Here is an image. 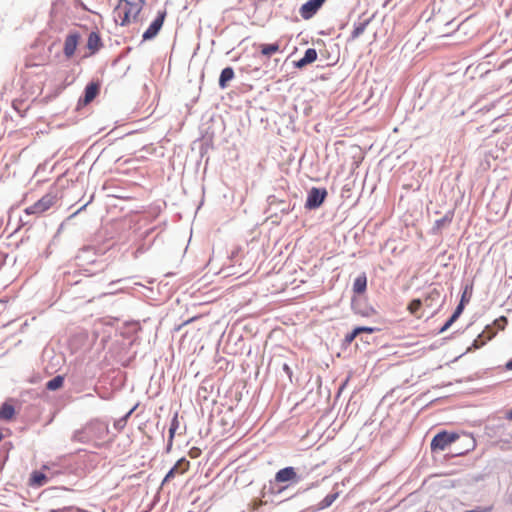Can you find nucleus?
<instances>
[{
    "label": "nucleus",
    "instance_id": "1",
    "mask_svg": "<svg viewBox=\"0 0 512 512\" xmlns=\"http://www.w3.org/2000/svg\"><path fill=\"white\" fill-rule=\"evenodd\" d=\"M144 4V0H119L114 10L116 23L121 26H127L132 22H136Z\"/></svg>",
    "mask_w": 512,
    "mask_h": 512
},
{
    "label": "nucleus",
    "instance_id": "2",
    "mask_svg": "<svg viewBox=\"0 0 512 512\" xmlns=\"http://www.w3.org/2000/svg\"><path fill=\"white\" fill-rule=\"evenodd\" d=\"M57 201L56 194L47 193L33 205L26 207L24 212L26 215H40L49 210Z\"/></svg>",
    "mask_w": 512,
    "mask_h": 512
},
{
    "label": "nucleus",
    "instance_id": "3",
    "mask_svg": "<svg viewBox=\"0 0 512 512\" xmlns=\"http://www.w3.org/2000/svg\"><path fill=\"white\" fill-rule=\"evenodd\" d=\"M104 430L103 425L98 422H91L73 433L72 440L80 443H91L94 441L93 432Z\"/></svg>",
    "mask_w": 512,
    "mask_h": 512
},
{
    "label": "nucleus",
    "instance_id": "4",
    "mask_svg": "<svg viewBox=\"0 0 512 512\" xmlns=\"http://www.w3.org/2000/svg\"><path fill=\"white\" fill-rule=\"evenodd\" d=\"M459 438V435L456 433H449L447 431H442L436 434L431 441V450L432 451H443L452 443H454Z\"/></svg>",
    "mask_w": 512,
    "mask_h": 512
},
{
    "label": "nucleus",
    "instance_id": "5",
    "mask_svg": "<svg viewBox=\"0 0 512 512\" xmlns=\"http://www.w3.org/2000/svg\"><path fill=\"white\" fill-rule=\"evenodd\" d=\"M274 479H275L276 483H286L287 484L278 490L279 493L282 492L283 490H285L289 486V484H296L300 480L294 467H285L283 469H280L275 474Z\"/></svg>",
    "mask_w": 512,
    "mask_h": 512
},
{
    "label": "nucleus",
    "instance_id": "6",
    "mask_svg": "<svg viewBox=\"0 0 512 512\" xmlns=\"http://www.w3.org/2000/svg\"><path fill=\"white\" fill-rule=\"evenodd\" d=\"M327 196L325 188L313 187L309 192L306 199L305 207L307 209H316L322 205Z\"/></svg>",
    "mask_w": 512,
    "mask_h": 512
},
{
    "label": "nucleus",
    "instance_id": "7",
    "mask_svg": "<svg viewBox=\"0 0 512 512\" xmlns=\"http://www.w3.org/2000/svg\"><path fill=\"white\" fill-rule=\"evenodd\" d=\"M166 17V11H160L156 19L150 24L147 30L143 33L142 38L144 41L153 39L163 26Z\"/></svg>",
    "mask_w": 512,
    "mask_h": 512
},
{
    "label": "nucleus",
    "instance_id": "8",
    "mask_svg": "<svg viewBox=\"0 0 512 512\" xmlns=\"http://www.w3.org/2000/svg\"><path fill=\"white\" fill-rule=\"evenodd\" d=\"M80 39L81 36L78 32H71L66 36L64 40L63 53L67 59H70L75 54Z\"/></svg>",
    "mask_w": 512,
    "mask_h": 512
},
{
    "label": "nucleus",
    "instance_id": "9",
    "mask_svg": "<svg viewBox=\"0 0 512 512\" xmlns=\"http://www.w3.org/2000/svg\"><path fill=\"white\" fill-rule=\"evenodd\" d=\"M326 0H308L299 9L301 17L305 20L312 18Z\"/></svg>",
    "mask_w": 512,
    "mask_h": 512
},
{
    "label": "nucleus",
    "instance_id": "10",
    "mask_svg": "<svg viewBox=\"0 0 512 512\" xmlns=\"http://www.w3.org/2000/svg\"><path fill=\"white\" fill-rule=\"evenodd\" d=\"M190 462L185 459L181 458L179 459L175 465L170 469V471L166 474V476L163 479V484L170 481L177 475H182L185 472L189 470Z\"/></svg>",
    "mask_w": 512,
    "mask_h": 512
},
{
    "label": "nucleus",
    "instance_id": "11",
    "mask_svg": "<svg viewBox=\"0 0 512 512\" xmlns=\"http://www.w3.org/2000/svg\"><path fill=\"white\" fill-rule=\"evenodd\" d=\"M440 300H441L440 290H438L437 288H432L426 293L422 302L426 308L431 309V308L435 307L437 304H439Z\"/></svg>",
    "mask_w": 512,
    "mask_h": 512
},
{
    "label": "nucleus",
    "instance_id": "12",
    "mask_svg": "<svg viewBox=\"0 0 512 512\" xmlns=\"http://www.w3.org/2000/svg\"><path fill=\"white\" fill-rule=\"evenodd\" d=\"M99 89L100 86L98 83H89L85 88L83 103L86 105L92 102L98 95Z\"/></svg>",
    "mask_w": 512,
    "mask_h": 512
},
{
    "label": "nucleus",
    "instance_id": "13",
    "mask_svg": "<svg viewBox=\"0 0 512 512\" xmlns=\"http://www.w3.org/2000/svg\"><path fill=\"white\" fill-rule=\"evenodd\" d=\"M15 414V408L9 401H6L1 405L0 420L11 421L12 419H14Z\"/></svg>",
    "mask_w": 512,
    "mask_h": 512
},
{
    "label": "nucleus",
    "instance_id": "14",
    "mask_svg": "<svg viewBox=\"0 0 512 512\" xmlns=\"http://www.w3.org/2000/svg\"><path fill=\"white\" fill-rule=\"evenodd\" d=\"M102 46L101 38L99 33L91 32L87 39V48L91 54L96 53Z\"/></svg>",
    "mask_w": 512,
    "mask_h": 512
},
{
    "label": "nucleus",
    "instance_id": "15",
    "mask_svg": "<svg viewBox=\"0 0 512 512\" xmlns=\"http://www.w3.org/2000/svg\"><path fill=\"white\" fill-rule=\"evenodd\" d=\"M317 59V52L313 48H309L305 51L304 57L295 62L297 68H302L308 64L313 63Z\"/></svg>",
    "mask_w": 512,
    "mask_h": 512
},
{
    "label": "nucleus",
    "instance_id": "16",
    "mask_svg": "<svg viewBox=\"0 0 512 512\" xmlns=\"http://www.w3.org/2000/svg\"><path fill=\"white\" fill-rule=\"evenodd\" d=\"M423 306L424 305H423L422 299L416 298L409 302V304L407 306V310L411 315H413L417 319H420L423 316V313H422Z\"/></svg>",
    "mask_w": 512,
    "mask_h": 512
},
{
    "label": "nucleus",
    "instance_id": "17",
    "mask_svg": "<svg viewBox=\"0 0 512 512\" xmlns=\"http://www.w3.org/2000/svg\"><path fill=\"white\" fill-rule=\"evenodd\" d=\"M48 482L47 476L42 473L41 471H34L32 472L30 479H29V485L33 487H41L45 485Z\"/></svg>",
    "mask_w": 512,
    "mask_h": 512
},
{
    "label": "nucleus",
    "instance_id": "18",
    "mask_svg": "<svg viewBox=\"0 0 512 512\" xmlns=\"http://www.w3.org/2000/svg\"><path fill=\"white\" fill-rule=\"evenodd\" d=\"M235 76L234 70L231 67H226L222 70L219 77V86L222 89H225L228 86L229 81H231Z\"/></svg>",
    "mask_w": 512,
    "mask_h": 512
},
{
    "label": "nucleus",
    "instance_id": "19",
    "mask_svg": "<svg viewBox=\"0 0 512 512\" xmlns=\"http://www.w3.org/2000/svg\"><path fill=\"white\" fill-rule=\"evenodd\" d=\"M464 309L463 299H461L460 303L456 307L452 316L448 319V321L444 324V326L440 329V333L445 332L450 328V326L460 317Z\"/></svg>",
    "mask_w": 512,
    "mask_h": 512
},
{
    "label": "nucleus",
    "instance_id": "20",
    "mask_svg": "<svg viewBox=\"0 0 512 512\" xmlns=\"http://www.w3.org/2000/svg\"><path fill=\"white\" fill-rule=\"evenodd\" d=\"M260 52L265 57H271L272 55L280 52V44L279 42L271 43V44H260L259 45Z\"/></svg>",
    "mask_w": 512,
    "mask_h": 512
},
{
    "label": "nucleus",
    "instance_id": "21",
    "mask_svg": "<svg viewBox=\"0 0 512 512\" xmlns=\"http://www.w3.org/2000/svg\"><path fill=\"white\" fill-rule=\"evenodd\" d=\"M494 336L495 332L492 329L487 328L477 337V339H475L473 345L476 348H480L483 345H485L487 341L491 340Z\"/></svg>",
    "mask_w": 512,
    "mask_h": 512
},
{
    "label": "nucleus",
    "instance_id": "22",
    "mask_svg": "<svg viewBox=\"0 0 512 512\" xmlns=\"http://www.w3.org/2000/svg\"><path fill=\"white\" fill-rule=\"evenodd\" d=\"M453 217H454V212L448 211L441 219H438L435 221L434 228L436 230H440L443 227L449 225L452 222Z\"/></svg>",
    "mask_w": 512,
    "mask_h": 512
},
{
    "label": "nucleus",
    "instance_id": "23",
    "mask_svg": "<svg viewBox=\"0 0 512 512\" xmlns=\"http://www.w3.org/2000/svg\"><path fill=\"white\" fill-rule=\"evenodd\" d=\"M63 383L64 377L58 375L46 383V388L50 391H55L57 389H60L63 386Z\"/></svg>",
    "mask_w": 512,
    "mask_h": 512
},
{
    "label": "nucleus",
    "instance_id": "24",
    "mask_svg": "<svg viewBox=\"0 0 512 512\" xmlns=\"http://www.w3.org/2000/svg\"><path fill=\"white\" fill-rule=\"evenodd\" d=\"M367 278L365 274L358 276L354 281V292L363 293L366 290Z\"/></svg>",
    "mask_w": 512,
    "mask_h": 512
},
{
    "label": "nucleus",
    "instance_id": "25",
    "mask_svg": "<svg viewBox=\"0 0 512 512\" xmlns=\"http://www.w3.org/2000/svg\"><path fill=\"white\" fill-rule=\"evenodd\" d=\"M178 425H179V423H178L177 417H174V419H173V421L171 423L170 429H169V442H170V444L173 441V438H174L176 429L178 428Z\"/></svg>",
    "mask_w": 512,
    "mask_h": 512
},
{
    "label": "nucleus",
    "instance_id": "26",
    "mask_svg": "<svg viewBox=\"0 0 512 512\" xmlns=\"http://www.w3.org/2000/svg\"><path fill=\"white\" fill-rule=\"evenodd\" d=\"M103 428H104V430L96 431V432H93V434H92V436L94 437V441L92 443H94V445L96 447L99 446L97 443V440L100 439L102 437V435H105L108 433V428L104 425H103Z\"/></svg>",
    "mask_w": 512,
    "mask_h": 512
},
{
    "label": "nucleus",
    "instance_id": "27",
    "mask_svg": "<svg viewBox=\"0 0 512 512\" xmlns=\"http://www.w3.org/2000/svg\"><path fill=\"white\" fill-rule=\"evenodd\" d=\"M374 331H375V329L371 328V327H355L353 335H354V338H355L357 335H359L362 332L372 333Z\"/></svg>",
    "mask_w": 512,
    "mask_h": 512
},
{
    "label": "nucleus",
    "instance_id": "28",
    "mask_svg": "<svg viewBox=\"0 0 512 512\" xmlns=\"http://www.w3.org/2000/svg\"><path fill=\"white\" fill-rule=\"evenodd\" d=\"M507 323V318L505 316H501L499 319L495 321V324L498 325L500 329H504L505 324Z\"/></svg>",
    "mask_w": 512,
    "mask_h": 512
},
{
    "label": "nucleus",
    "instance_id": "29",
    "mask_svg": "<svg viewBox=\"0 0 512 512\" xmlns=\"http://www.w3.org/2000/svg\"><path fill=\"white\" fill-rule=\"evenodd\" d=\"M334 498H335V496L325 497V499L322 501V508L330 506L332 504Z\"/></svg>",
    "mask_w": 512,
    "mask_h": 512
},
{
    "label": "nucleus",
    "instance_id": "30",
    "mask_svg": "<svg viewBox=\"0 0 512 512\" xmlns=\"http://www.w3.org/2000/svg\"><path fill=\"white\" fill-rule=\"evenodd\" d=\"M506 368L508 370H512V360L508 361L507 364H506Z\"/></svg>",
    "mask_w": 512,
    "mask_h": 512
},
{
    "label": "nucleus",
    "instance_id": "31",
    "mask_svg": "<svg viewBox=\"0 0 512 512\" xmlns=\"http://www.w3.org/2000/svg\"><path fill=\"white\" fill-rule=\"evenodd\" d=\"M506 418H507L508 420H511V421H512V409H511V410H509V412L507 413Z\"/></svg>",
    "mask_w": 512,
    "mask_h": 512
},
{
    "label": "nucleus",
    "instance_id": "32",
    "mask_svg": "<svg viewBox=\"0 0 512 512\" xmlns=\"http://www.w3.org/2000/svg\"><path fill=\"white\" fill-rule=\"evenodd\" d=\"M194 319H195L194 317H193V318L188 319L187 321H185V322L183 323V325H187V324L191 323Z\"/></svg>",
    "mask_w": 512,
    "mask_h": 512
},
{
    "label": "nucleus",
    "instance_id": "33",
    "mask_svg": "<svg viewBox=\"0 0 512 512\" xmlns=\"http://www.w3.org/2000/svg\"><path fill=\"white\" fill-rule=\"evenodd\" d=\"M346 340L347 341H352V333L346 335Z\"/></svg>",
    "mask_w": 512,
    "mask_h": 512
},
{
    "label": "nucleus",
    "instance_id": "34",
    "mask_svg": "<svg viewBox=\"0 0 512 512\" xmlns=\"http://www.w3.org/2000/svg\"><path fill=\"white\" fill-rule=\"evenodd\" d=\"M461 299H463V305H464V304H465V302L467 301V300H466V293H464V294L462 295Z\"/></svg>",
    "mask_w": 512,
    "mask_h": 512
},
{
    "label": "nucleus",
    "instance_id": "35",
    "mask_svg": "<svg viewBox=\"0 0 512 512\" xmlns=\"http://www.w3.org/2000/svg\"><path fill=\"white\" fill-rule=\"evenodd\" d=\"M86 206H87L86 204L83 205L75 214H77V213L81 212L82 210H84L86 208Z\"/></svg>",
    "mask_w": 512,
    "mask_h": 512
},
{
    "label": "nucleus",
    "instance_id": "36",
    "mask_svg": "<svg viewBox=\"0 0 512 512\" xmlns=\"http://www.w3.org/2000/svg\"><path fill=\"white\" fill-rule=\"evenodd\" d=\"M133 411H134V409H131V410L126 414L125 419H126V418H128V417L132 414V412H133Z\"/></svg>",
    "mask_w": 512,
    "mask_h": 512
},
{
    "label": "nucleus",
    "instance_id": "37",
    "mask_svg": "<svg viewBox=\"0 0 512 512\" xmlns=\"http://www.w3.org/2000/svg\"><path fill=\"white\" fill-rule=\"evenodd\" d=\"M284 370L288 371L289 370V367L287 364L284 365Z\"/></svg>",
    "mask_w": 512,
    "mask_h": 512
}]
</instances>
